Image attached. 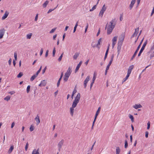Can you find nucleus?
I'll use <instances>...</instances> for the list:
<instances>
[{
    "label": "nucleus",
    "instance_id": "1",
    "mask_svg": "<svg viewBox=\"0 0 154 154\" xmlns=\"http://www.w3.org/2000/svg\"><path fill=\"white\" fill-rule=\"evenodd\" d=\"M116 21L115 19H113L109 23V25L108 26L107 29V33L109 35L112 32L113 29L116 25Z\"/></svg>",
    "mask_w": 154,
    "mask_h": 154
},
{
    "label": "nucleus",
    "instance_id": "2",
    "mask_svg": "<svg viewBox=\"0 0 154 154\" xmlns=\"http://www.w3.org/2000/svg\"><path fill=\"white\" fill-rule=\"evenodd\" d=\"M72 72L71 69L69 67L66 72L65 73L63 78V80L65 82H67L68 80L69 77L70 75Z\"/></svg>",
    "mask_w": 154,
    "mask_h": 154
},
{
    "label": "nucleus",
    "instance_id": "3",
    "mask_svg": "<svg viewBox=\"0 0 154 154\" xmlns=\"http://www.w3.org/2000/svg\"><path fill=\"white\" fill-rule=\"evenodd\" d=\"M80 98V94L78 93L74 100L72 106V108H75L77 106V104L79 102Z\"/></svg>",
    "mask_w": 154,
    "mask_h": 154
},
{
    "label": "nucleus",
    "instance_id": "4",
    "mask_svg": "<svg viewBox=\"0 0 154 154\" xmlns=\"http://www.w3.org/2000/svg\"><path fill=\"white\" fill-rule=\"evenodd\" d=\"M144 38H143L142 39V40H141V42H140V44L139 45H138V46L137 47V49L135 51V52L134 54L133 55V56L131 57V60H133V59L134 58V57L136 56V55L137 54V53L139 50V48H140V46H141L142 43L143 42V40Z\"/></svg>",
    "mask_w": 154,
    "mask_h": 154
},
{
    "label": "nucleus",
    "instance_id": "5",
    "mask_svg": "<svg viewBox=\"0 0 154 154\" xmlns=\"http://www.w3.org/2000/svg\"><path fill=\"white\" fill-rule=\"evenodd\" d=\"M147 40H146L143 43L138 54V57H139L141 54L143 52V50H144V48L146 46V45L147 44Z\"/></svg>",
    "mask_w": 154,
    "mask_h": 154
},
{
    "label": "nucleus",
    "instance_id": "6",
    "mask_svg": "<svg viewBox=\"0 0 154 154\" xmlns=\"http://www.w3.org/2000/svg\"><path fill=\"white\" fill-rule=\"evenodd\" d=\"M64 143V140L63 139H62L57 144V146L58 148V150L60 151V150L61 149V148L62 146Z\"/></svg>",
    "mask_w": 154,
    "mask_h": 154
},
{
    "label": "nucleus",
    "instance_id": "7",
    "mask_svg": "<svg viewBox=\"0 0 154 154\" xmlns=\"http://www.w3.org/2000/svg\"><path fill=\"white\" fill-rule=\"evenodd\" d=\"M125 34H122L121 35L119 38V42L118 43L122 44V42L124 41V39L125 38Z\"/></svg>",
    "mask_w": 154,
    "mask_h": 154
},
{
    "label": "nucleus",
    "instance_id": "8",
    "mask_svg": "<svg viewBox=\"0 0 154 154\" xmlns=\"http://www.w3.org/2000/svg\"><path fill=\"white\" fill-rule=\"evenodd\" d=\"M5 30L4 28L0 29V39L3 38L5 33Z\"/></svg>",
    "mask_w": 154,
    "mask_h": 154
},
{
    "label": "nucleus",
    "instance_id": "9",
    "mask_svg": "<svg viewBox=\"0 0 154 154\" xmlns=\"http://www.w3.org/2000/svg\"><path fill=\"white\" fill-rule=\"evenodd\" d=\"M122 45V44L121 43H118V46H117V52H118V56L119 55L120 52V50L121 48V47Z\"/></svg>",
    "mask_w": 154,
    "mask_h": 154
},
{
    "label": "nucleus",
    "instance_id": "10",
    "mask_svg": "<svg viewBox=\"0 0 154 154\" xmlns=\"http://www.w3.org/2000/svg\"><path fill=\"white\" fill-rule=\"evenodd\" d=\"M139 30V27H138L135 29L134 33H133V34L131 36V38H133L134 36H137V33H138Z\"/></svg>",
    "mask_w": 154,
    "mask_h": 154
},
{
    "label": "nucleus",
    "instance_id": "11",
    "mask_svg": "<svg viewBox=\"0 0 154 154\" xmlns=\"http://www.w3.org/2000/svg\"><path fill=\"white\" fill-rule=\"evenodd\" d=\"M9 12L8 11H6L5 12L4 15L2 17V20H4L8 16L9 14Z\"/></svg>",
    "mask_w": 154,
    "mask_h": 154
},
{
    "label": "nucleus",
    "instance_id": "12",
    "mask_svg": "<svg viewBox=\"0 0 154 154\" xmlns=\"http://www.w3.org/2000/svg\"><path fill=\"white\" fill-rule=\"evenodd\" d=\"M134 68V66L133 65H131L129 66L127 72V74L129 75L131 73L132 70Z\"/></svg>",
    "mask_w": 154,
    "mask_h": 154
},
{
    "label": "nucleus",
    "instance_id": "13",
    "mask_svg": "<svg viewBox=\"0 0 154 154\" xmlns=\"http://www.w3.org/2000/svg\"><path fill=\"white\" fill-rule=\"evenodd\" d=\"M82 63V61H80L79 63L78 64L77 66L76 67V68L75 70V72H77L79 70V68H80V66H81Z\"/></svg>",
    "mask_w": 154,
    "mask_h": 154
},
{
    "label": "nucleus",
    "instance_id": "14",
    "mask_svg": "<svg viewBox=\"0 0 154 154\" xmlns=\"http://www.w3.org/2000/svg\"><path fill=\"white\" fill-rule=\"evenodd\" d=\"M100 107H99L98 108L96 113L94 119V121H96V120L97 119V117L98 115L99 114V113H100Z\"/></svg>",
    "mask_w": 154,
    "mask_h": 154
},
{
    "label": "nucleus",
    "instance_id": "15",
    "mask_svg": "<svg viewBox=\"0 0 154 154\" xmlns=\"http://www.w3.org/2000/svg\"><path fill=\"white\" fill-rule=\"evenodd\" d=\"M36 122V125H38L40 122V121L39 119V116L38 115H37L35 119Z\"/></svg>",
    "mask_w": 154,
    "mask_h": 154
},
{
    "label": "nucleus",
    "instance_id": "16",
    "mask_svg": "<svg viewBox=\"0 0 154 154\" xmlns=\"http://www.w3.org/2000/svg\"><path fill=\"white\" fill-rule=\"evenodd\" d=\"M63 75V72H62L61 75H60V78H59V79L58 80V82H57V87H58L60 85V81L62 78Z\"/></svg>",
    "mask_w": 154,
    "mask_h": 154
},
{
    "label": "nucleus",
    "instance_id": "17",
    "mask_svg": "<svg viewBox=\"0 0 154 154\" xmlns=\"http://www.w3.org/2000/svg\"><path fill=\"white\" fill-rule=\"evenodd\" d=\"M142 107V106L140 104H136L135 105L133 106V107L137 109L139 108H141Z\"/></svg>",
    "mask_w": 154,
    "mask_h": 154
},
{
    "label": "nucleus",
    "instance_id": "18",
    "mask_svg": "<svg viewBox=\"0 0 154 154\" xmlns=\"http://www.w3.org/2000/svg\"><path fill=\"white\" fill-rule=\"evenodd\" d=\"M136 1V0H132L131 2V3L130 4V6H129L130 9H132V8L133 7L134 4L135 3Z\"/></svg>",
    "mask_w": 154,
    "mask_h": 154
},
{
    "label": "nucleus",
    "instance_id": "19",
    "mask_svg": "<svg viewBox=\"0 0 154 154\" xmlns=\"http://www.w3.org/2000/svg\"><path fill=\"white\" fill-rule=\"evenodd\" d=\"M74 108H72V106L70 108V113L72 116H73V115Z\"/></svg>",
    "mask_w": 154,
    "mask_h": 154
},
{
    "label": "nucleus",
    "instance_id": "20",
    "mask_svg": "<svg viewBox=\"0 0 154 154\" xmlns=\"http://www.w3.org/2000/svg\"><path fill=\"white\" fill-rule=\"evenodd\" d=\"M79 53H78V52L76 53L73 56V58L75 60L79 56Z\"/></svg>",
    "mask_w": 154,
    "mask_h": 154
},
{
    "label": "nucleus",
    "instance_id": "21",
    "mask_svg": "<svg viewBox=\"0 0 154 154\" xmlns=\"http://www.w3.org/2000/svg\"><path fill=\"white\" fill-rule=\"evenodd\" d=\"M38 150V149L37 150L36 149H34L32 152V154H39Z\"/></svg>",
    "mask_w": 154,
    "mask_h": 154
},
{
    "label": "nucleus",
    "instance_id": "22",
    "mask_svg": "<svg viewBox=\"0 0 154 154\" xmlns=\"http://www.w3.org/2000/svg\"><path fill=\"white\" fill-rule=\"evenodd\" d=\"M38 76L37 75H36V74H35L32 75L30 78V81H32Z\"/></svg>",
    "mask_w": 154,
    "mask_h": 154
},
{
    "label": "nucleus",
    "instance_id": "23",
    "mask_svg": "<svg viewBox=\"0 0 154 154\" xmlns=\"http://www.w3.org/2000/svg\"><path fill=\"white\" fill-rule=\"evenodd\" d=\"M105 11V10H101L100 11V12L99 14V16L100 17H102Z\"/></svg>",
    "mask_w": 154,
    "mask_h": 154
},
{
    "label": "nucleus",
    "instance_id": "24",
    "mask_svg": "<svg viewBox=\"0 0 154 154\" xmlns=\"http://www.w3.org/2000/svg\"><path fill=\"white\" fill-rule=\"evenodd\" d=\"M118 37L117 36H115L114 37L112 40V42H116V41L117 40Z\"/></svg>",
    "mask_w": 154,
    "mask_h": 154
},
{
    "label": "nucleus",
    "instance_id": "25",
    "mask_svg": "<svg viewBox=\"0 0 154 154\" xmlns=\"http://www.w3.org/2000/svg\"><path fill=\"white\" fill-rule=\"evenodd\" d=\"M130 75L127 74V75L126 77L124 78L122 82V84L124 82H125L128 78L129 77Z\"/></svg>",
    "mask_w": 154,
    "mask_h": 154
},
{
    "label": "nucleus",
    "instance_id": "26",
    "mask_svg": "<svg viewBox=\"0 0 154 154\" xmlns=\"http://www.w3.org/2000/svg\"><path fill=\"white\" fill-rule=\"evenodd\" d=\"M48 2L49 1H45L43 4V7L44 8H45L46 7L47 5L48 4Z\"/></svg>",
    "mask_w": 154,
    "mask_h": 154
},
{
    "label": "nucleus",
    "instance_id": "27",
    "mask_svg": "<svg viewBox=\"0 0 154 154\" xmlns=\"http://www.w3.org/2000/svg\"><path fill=\"white\" fill-rule=\"evenodd\" d=\"M41 84L42 85V86H44L46 85V82L45 80H43L41 82Z\"/></svg>",
    "mask_w": 154,
    "mask_h": 154
},
{
    "label": "nucleus",
    "instance_id": "28",
    "mask_svg": "<svg viewBox=\"0 0 154 154\" xmlns=\"http://www.w3.org/2000/svg\"><path fill=\"white\" fill-rule=\"evenodd\" d=\"M13 149H14V146H11L10 148L8 150V153H11V152H12V150H13Z\"/></svg>",
    "mask_w": 154,
    "mask_h": 154
},
{
    "label": "nucleus",
    "instance_id": "29",
    "mask_svg": "<svg viewBox=\"0 0 154 154\" xmlns=\"http://www.w3.org/2000/svg\"><path fill=\"white\" fill-rule=\"evenodd\" d=\"M89 76H88L85 79V80L84 81V83H87L89 81Z\"/></svg>",
    "mask_w": 154,
    "mask_h": 154
},
{
    "label": "nucleus",
    "instance_id": "30",
    "mask_svg": "<svg viewBox=\"0 0 154 154\" xmlns=\"http://www.w3.org/2000/svg\"><path fill=\"white\" fill-rule=\"evenodd\" d=\"M78 21L77 22L74 26L73 32V33L75 32L76 30L77 27V26H78Z\"/></svg>",
    "mask_w": 154,
    "mask_h": 154
},
{
    "label": "nucleus",
    "instance_id": "31",
    "mask_svg": "<svg viewBox=\"0 0 154 154\" xmlns=\"http://www.w3.org/2000/svg\"><path fill=\"white\" fill-rule=\"evenodd\" d=\"M120 151V150L119 147H117L116 149V154H119Z\"/></svg>",
    "mask_w": 154,
    "mask_h": 154
},
{
    "label": "nucleus",
    "instance_id": "32",
    "mask_svg": "<svg viewBox=\"0 0 154 154\" xmlns=\"http://www.w3.org/2000/svg\"><path fill=\"white\" fill-rule=\"evenodd\" d=\"M10 98L11 97L10 96H7L4 98V99L5 100L8 101L9 100H10Z\"/></svg>",
    "mask_w": 154,
    "mask_h": 154
},
{
    "label": "nucleus",
    "instance_id": "33",
    "mask_svg": "<svg viewBox=\"0 0 154 154\" xmlns=\"http://www.w3.org/2000/svg\"><path fill=\"white\" fill-rule=\"evenodd\" d=\"M129 117L131 119V120L132 122H133L134 121V118L133 116L129 114Z\"/></svg>",
    "mask_w": 154,
    "mask_h": 154
},
{
    "label": "nucleus",
    "instance_id": "34",
    "mask_svg": "<svg viewBox=\"0 0 154 154\" xmlns=\"http://www.w3.org/2000/svg\"><path fill=\"white\" fill-rule=\"evenodd\" d=\"M101 38H100V39H99V40L98 41V42H97V45H96V46L97 47H98V48H99V47H98V45H100V42H101Z\"/></svg>",
    "mask_w": 154,
    "mask_h": 154
},
{
    "label": "nucleus",
    "instance_id": "35",
    "mask_svg": "<svg viewBox=\"0 0 154 154\" xmlns=\"http://www.w3.org/2000/svg\"><path fill=\"white\" fill-rule=\"evenodd\" d=\"M32 35V33H30L29 34H28L26 35V38L27 39H30Z\"/></svg>",
    "mask_w": 154,
    "mask_h": 154
},
{
    "label": "nucleus",
    "instance_id": "36",
    "mask_svg": "<svg viewBox=\"0 0 154 154\" xmlns=\"http://www.w3.org/2000/svg\"><path fill=\"white\" fill-rule=\"evenodd\" d=\"M96 75H95V73H94V76L92 79V82H93L94 83V81L96 79Z\"/></svg>",
    "mask_w": 154,
    "mask_h": 154
},
{
    "label": "nucleus",
    "instance_id": "37",
    "mask_svg": "<svg viewBox=\"0 0 154 154\" xmlns=\"http://www.w3.org/2000/svg\"><path fill=\"white\" fill-rule=\"evenodd\" d=\"M112 62H111V61H109V63L108 64V65H107L106 67V69H109V66H110L111 65V64L112 63Z\"/></svg>",
    "mask_w": 154,
    "mask_h": 154
},
{
    "label": "nucleus",
    "instance_id": "38",
    "mask_svg": "<svg viewBox=\"0 0 154 154\" xmlns=\"http://www.w3.org/2000/svg\"><path fill=\"white\" fill-rule=\"evenodd\" d=\"M23 75V73L22 72H20L17 75V78H19L21 77Z\"/></svg>",
    "mask_w": 154,
    "mask_h": 154
},
{
    "label": "nucleus",
    "instance_id": "39",
    "mask_svg": "<svg viewBox=\"0 0 154 154\" xmlns=\"http://www.w3.org/2000/svg\"><path fill=\"white\" fill-rule=\"evenodd\" d=\"M63 53L62 54H61L60 56L59 57V58L58 59V60L59 61H60L61 60L62 58V57L63 56Z\"/></svg>",
    "mask_w": 154,
    "mask_h": 154
},
{
    "label": "nucleus",
    "instance_id": "40",
    "mask_svg": "<svg viewBox=\"0 0 154 154\" xmlns=\"http://www.w3.org/2000/svg\"><path fill=\"white\" fill-rule=\"evenodd\" d=\"M128 146V143L126 140H125V148H126Z\"/></svg>",
    "mask_w": 154,
    "mask_h": 154
},
{
    "label": "nucleus",
    "instance_id": "41",
    "mask_svg": "<svg viewBox=\"0 0 154 154\" xmlns=\"http://www.w3.org/2000/svg\"><path fill=\"white\" fill-rule=\"evenodd\" d=\"M30 85H28L27 87V89H26V91L27 93H28L30 91Z\"/></svg>",
    "mask_w": 154,
    "mask_h": 154
},
{
    "label": "nucleus",
    "instance_id": "42",
    "mask_svg": "<svg viewBox=\"0 0 154 154\" xmlns=\"http://www.w3.org/2000/svg\"><path fill=\"white\" fill-rule=\"evenodd\" d=\"M56 53V50H55V48H54L53 51V56L54 57L55 55V54Z\"/></svg>",
    "mask_w": 154,
    "mask_h": 154
},
{
    "label": "nucleus",
    "instance_id": "43",
    "mask_svg": "<svg viewBox=\"0 0 154 154\" xmlns=\"http://www.w3.org/2000/svg\"><path fill=\"white\" fill-rule=\"evenodd\" d=\"M29 146V144L28 143V142H27L26 145L25 147V150L26 151L27 150V149L28 147Z\"/></svg>",
    "mask_w": 154,
    "mask_h": 154
},
{
    "label": "nucleus",
    "instance_id": "44",
    "mask_svg": "<svg viewBox=\"0 0 154 154\" xmlns=\"http://www.w3.org/2000/svg\"><path fill=\"white\" fill-rule=\"evenodd\" d=\"M57 28H54L52 29L50 31V33H53L56 29Z\"/></svg>",
    "mask_w": 154,
    "mask_h": 154
},
{
    "label": "nucleus",
    "instance_id": "45",
    "mask_svg": "<svg viewBox=\"0 0 154 154\" xmlns=\"http://www.w3.org/2000/svg\"><path fill=\"white\" fill-rule=\"evenodd\" d=\"M42 66H41L39 69L37 71L36 73V75H38V74L40 73L42 69Z\"/></svg>",
    "mask_w": 154,
    "mask_h": 154
},
{
    "label": "nucleus",
    "instance_id": "46",
    "mask_svg": "<svg viewBox=\"0 0 154 154\" xmlns=\"http://www.w3.org/2000/svg\"><path fill=\"white\" fill-rule=\"evenodd\" d=\"M109 46H110L109 45L105 54L108 55L109 50Z\"/></svg>",
    "mask_w": 154,
    "mask_h": 154
},
{
    "label": "nucleus",
    "instance_id": "47",
    "mask_svg": "<svg viewBox=\"0 0 154 154\" xmlns=\"http://www.w3.org/2000/svg\"><path fill=\"white\" fill-rule=\"evenodd\" d=\"M147 129H149L150 127V122L149 121L147 123Z\"/></svg>",
    "mask_w": 154,
    "mask_h": 154
},
{
    "label": "nucleus",
    "instance_id": "48",
    "mask_svg": "<svg viewBox=\"0 0 154 154\" xmlns=\"http://www.w3.org/2000/svg\"><path fill=\"white\" fill-rule=\"evenodd\" d=\"M76 91L75 89L72 92V95L71 97L72 98H73V96H74V94L76 92Z\"/></svg>",
    "mask_w": 154,
    "mask_h": 154
},
{
    "label": "nucleus",
    "instance_id": "49",
    "mask_svg": "<svg viewBox=\"0 0 154 154\" xmlns=\"http://www.w3.org/2000/svg\"><path fill=\"white\" fill-rule=\"evenodd\" d=\"M30 130L31 131H32L34 129V127H33L32 125L30 126Z\"/></svg>",
    "mask_w": 154,
    "mask_h": 154
},
{
    "label": "nucleus",
    "instance_id": "50",
    "mask_svg": "<svg viewBox=\"0 0 154 154\" xmlns=\"http://www.w3.org/2000/svg\"><path fill=\"white\" fill-rule=\"evenodd\" d=\"M88 24L87 23L86 26V27L85 28V33L87 31V29H88Z\"/></svg>",
    "mask_w": 154,
    "mask_h": 154
},
{
    "label": "nucleus",
    "instance_id": "51",
    "mask_svg": "<svg viewBox=\"0 0 154 154\" xmlns=\"http://www.w3.org/2000/svg\"><path fill=\"white\" fill-rule=\"evenodd\" d=\"M14 57L15 60H17V54L16 52L14 53Z\"/></svg>",
    "mask_w": 154,
    "mask_h": 154
},
{
    "label": "nucleus",
    "instance_id": "52",
    "mask_svg": "<svg viewBox=\"0 0 154 154\" xmlns=\"http://www.w3.org/2000/svg\"><path fill=\"white\" fill-rule=\"evenodd\" d=\"M47 69V66H45L42 71V74H43L45 72V70Z\"/></svg>",
    "mask_w": 154,
    "mask_h": 154
},
{
    "label": "nucleus",
    "instance_id": "53",
    "mask_svg": "<svg viewBox=\"0 0 154 154\" xmlns=\"http://www.w3.org/2000/svg\"><path fill=\"white\" fill-rule=\"evenodd\" d=\"M48 52H49L48 50H47L46 51V53H45V57H47L48 56Z\"/></svg>",
    "mask_w": 154,
    "mask_h": 154
},
{
    "label": "nucleus",
    "instance_id": "54",
    "mask_svg": "<svg viewBox=\"0 0 154 154\" xmlns=\"http://www.w3.org/2000/svg\"><path fill=\"white\" fill-rule=\"evenodd\" d=\"M122 17H123V14H120V20L121 21H122L123 20Z\"/></svg>",
    "mask_w": 154,
    "mask_h": 154
},
{
    "label": "nucleus",
    "instance_id": "55",
    "mask_svg": "<svg viewBox=\"0 0 154 154\" xmlns=\"http://www.w3.org/2000/svg\"><path fill=\"white\" fill-rule=\"evenodd\" d=\"M43 48H42L41 49L40 51V56H41L42 55L43 53Z\"/></svg>",
    "mask_w": 154,
    "mask_h": 154
},
{
    "label": "nucleus",
    "instance_id": "56",
    "mask_svg": "<svg viewBox=\"0 0 154 154\" xmlns=\"http://www.w3.org/2000/svg\"><path fill=\"white\" fill-rule=\"evenodd\" d=\"M114 57V55L112 54V56L111 57V59H110V61L112 62V61L113 60Z\"/></svg>",
    "mask_w": 154,
    "mask_h": 154
},
{
    "label": "nucleus",
    "instance_id": "57",
    "mask_svg": "<svg viewBox=\"0 0 154 154\" xmlns=\"http://www.w3.org/2000/svg\"><path fill=\"white\" fill-rule=\"evenodd\" d=\"M154 57V51H153L152 54H151L150 56V58L151 59L152 57Z\"/></svg>",
    "mask_w": 154,
    "mask_h": 154
},
{
    "label": "nucleus",
    "instance_id": "58",
    "mask_svg": "<svg viewBox=\"0 0 154 154\" xmlns=\"http://www.w3.org/2000/svg\"><path fill=\"white\" fill-rule=\"evenodd\" d=\"M38 14H36L35 18V21H36L37 20V19H38Z\"/></svg>",
    "mask_w": 154,
    "mask_h": 154
},
{
    "label": "nucleus",
    "instance_id": "59",
    "mask_svg": "<svg viewBox=\"0 0 154 154\" xmlns=\"http://www.w3.org/2000/svg\"><path fill=\"white\" fill-rule=\"evenodd\" d=\"M149 133L147 131H146L145 133V137L146 138H147L148 137Z\"/></svg>",
    "mask_w": 154,
    "mask_h": 154
},
{
    "label": "nucleus",
    "instance_id": "60",
    "mask_svg": "<svg viewBox=\"0 0 154 154\" xmlns=\"http://www.w3.org/2000/svg\"><path fill=\"white\" fill-rule=\"evenodd\" d=\"M140 0H137V7L138 6V5H139V4L140 3Z\"/></svg>",
    "mask_w": 154,
    "mask_h": 154
},
{
    "label": "nucleus",
    "instance_id": "61",
    "mask_svg": "<svg viewBox=\"0 0 154 154\" xmlns=\"http://www.w3.org/2000/svg\"><path fill=\"white\" fill-rule=\"evenodd\" d=\"M15 92L14 91H10L8 92V93L11 95H12Z\"/></svg>",
    "mask_w": 154,
    "mask_h": 154
},
{
    "label": "nucleus",
    "instance_id": "62",
    "mask_svg": "<svg viewBox=\"0 0 154 154\" xmlns=\"http://www.w3.org/2000/svg\"><path fill=\"white\" fill-rule=\"evenodd\" d=\"M96 5H94L91 10H94L96 8Z\"/></svg>",
    "mask_w": 154,
    "mask_h": 154
},
{
    "label": "nucleus",
    "instance_id": "63",
    "mask_svg": "<svg viewBox=\"0 0 154 154\" xmlns=\"http://www.w3.org/2000/svg\"><path fill=\"white\" fill-rule=\"evenodd\" d=\"M57 36V34H55V35H54L53 36V40H55V38Z\"/></svg>",
    "mask_w": 154,
    "mask_h": 154
},
{
    "label": "nucleus",
    "instance_id": "64",
    "mask_svg": "<svg viewBox=\"0 0 154 154\" xmlns=\"http://www.w3.org/2000/svg\"><path fill=\"white\" fill-rule=\"evenodd\" d=\"M154 49V43H153V45L151 47V50L152 51L153 49Z\"/></svg>",
    "mask_w": 154,
    "mask_h": 154
}]
</instances>
